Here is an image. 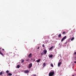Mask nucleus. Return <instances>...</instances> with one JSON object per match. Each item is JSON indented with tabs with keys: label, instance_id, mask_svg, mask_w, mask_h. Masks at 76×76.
Listing matches in <instances>:
<instances>
[{
	"label": "nucleus",
	"instance_id": "1",
	"mask_svg": "<svg viewBox=\"0 0 76 76\" xmlns=\"http://www.w3.org/2000/svg\"><path fill=\"white\" fill-rule=\"evenodd\" d=\"M54 74V72H50L49 74V76H53Z\"/></svg>",
	"mask_w": 76,
	"mask_h": 76
},
{
	"label": "nucleus",
	"instance_id": "2",
	"mask_svg": "<svg viewBox=\"0 0 76 76\" xmlns=\"http://www.w3.org/2000/svg\"><path fill=\"white\" fill-rule=\"evenodd\" d=\"M66 36H65L61 39V42H62L63 41H64L65 39H66Z\"/></svg>",
	"mask_w": 76,
	"mask_h": 76
},
{
	"label": "nucleus",
	"instance_id": "3",
	"mask_svg": "<svg viewBox=\"0 0 76 76\" xmlns=\"http://www.w3.org/2000/svg\"><path fill=\"white\" fill-rule=\"evenodd\" d=\"M43 52L45 55L46 54H47V51L45 49L43 50Z\"/></svg>",
	"mask_w": 76,
	"mask_h": 76
},
{
	"label": "nucleus",
	"instance_id": "4",
	"mask_svg": "<svg viewBox=\"0 0 76 76\" xmlns=\"http://www.w3.org/2000/svg\"><path fill=\"white\" fill-rule=\"evenodd\" d=\"M32 63L30 64L28 66L29 69H30V68H31V67H32Z\"/></svg>",
	"mask_w": 76,
	"mask_h": 76
},
{
	"label": "nucleus",
	"instance_id": "5",
	"mask_svg": "<svg viewBox=\"0 0 76 76\" xmlns=\"http://www.w3.org/2000/svg\"><path fill=\"white\" fill-rule=\"evenodd\" d=\"M32 53H30L29 54V55L28 56V58H31V57H32Z\"/></svg>",
	"mask_w": 76,
	"mask_h": 76
},
{
	"label": "nucleus",
	"instance_id": "6",
	"mask_svg": "<svg viewBox=\"0 0 76 76\" xmlns=\"http://www.w3.org/2000/svg\"><path fill=\"white\" fill-rule=\"evenodd\" d=\"M29 72L28 70H26L24 71V72L25 73H28Z\"/></svg>",
	"mask_w": 76,
	"mask_h": 76
},
{
	"label": "nucleus",
	"instance_id": "7",
	"mask_svg": "<svg viewBox=\"0 0 76 76\" xmlns=\"http://www.w3.org/2000/svg\"><path fill=\"white\" fill-rule=\"evenodd\" d=\"M1 50V48L0 47V54L2 56H4V55L3 54V53L1 52L0 51V50Z\"/></svg>",
	"mask_w": 76,
	"mask_h": 76
},
{
	"label": "nucleus",
	"instance_id": "8",
	"mask_svg": "<svg viewBox=\"0 0 76 76\" xmlns=\"http://www.w3.org/2000/svg\"><path fill=\"white\" fill-rule=\"evenodd\" d=\"M55 47L54 46H52L49 49V50H51V49H53V48H54Z\"/></svg>",
	"mask_w": 76,
	"mask_h": 76
},
{
	"label": "nucleus",
	"instance_id": "9",
	"mask_svg": "<svg viewBox=\"0 0 76 76\" xmlns=\"http://www.w3.org/2000/svg\"><path fill=\"white\" fill-rule=\"evenodd\" d=\"M41 61V59H39L37 60V63H39V61Z\"/></svg>",
	"mask_w": 76,
	"mask_h": 76
},
{
	"label": "nucleus",
	"instance_id": "10",
	"mask_svg": "<svg viewBox=\"0 0 76 76\" xmlns=\"http://www.w3.org/2000/svg\"><path fill=\"white\" fill-rule=\"evenodd\" d=\"M61 64V62H59V63L58 64V67H60V65Z\"/></svg>",
	"mask_w": 76,
	"mask_h": 76
},
{
	"label": "nucleus",
	"instance_id": "11",
	"mask_svg": "<svg viewBox=\"0 0 76 76\" xmlns=\"http://www.w3.org/2000/svg\"><path fill=\"white\" fill-rule=\"evenodd\" d=\"M49 57L50 58H52V57H53V55H50L49 56Z\"/></svg>",
	"mask_w": 76,
	"mask_h": 76
},
{
	"label": "nucleus",
	"instance_id": "12",
	"mask_svg": "<svg viewBox=\"0 0 76 76\" xmlns=\"http://www.w3.org/2000/svg\"><path fill=\"white\" fill-rule=\"evenodd\" d=\"M45 66V63H44L43 64V67H44Z\"/></svg>",
	"mask_w": 76,
	"mask_h": 76
},
{
	"label": "nucleus",
	"instance_id": "13",
	"mask_svg": "<svg viewBox=\"0 0 76 76\" xmlns=\"http://www.w3.org/2000/svg\"><path fill=\"white\" fill-rule=\"evenodd\" d=\"M8 75H9V76H12V74L11 73H8Z\"/></svg>",
	"mask_w": 76,
	"mask_h": 76
},
{
	"label": "nucleus",
	"instance_id": "14",
	"mask_svg": "<svg viewBox=\"0 0 76 76\" xmlns=\"http://www.w3.org/2000/svg\"><path fill=\"white\" fill-rule=\"evenodd\" d=\"M24 60L21 59V63H23L24 62Z\"/></svg>",
	"mask_w": 76,
	"mask_h": 76
},
{
	"label": "nucleus",
	"instance_id": "15",
	"mask_svg": "<svg viewBox=\"0 0 76 76\" xmlns=\"http://www.w3.org/2000/svg\"><path fill=\"white\" fill-rule=\"evenodd\" d=\"M61 37V34H59L58 35V37L60 38V37Z\"/></svg>",
	"mask_w": 76,
	"mask_h": 76
},
{
	"label": "nucleus",
	"instance_id": "16",
	"mask_svg": "<svg viewBox=\"0 0 76 76\" xmlns=\"http://www.w3.org/2000/svg\"><path fill=\"white\" fill-rule=\"evenodd\" d=\"M66 34V33L64 31L63 32V33H62V34Z\"/></svg>",
	"mask_w": 76,
	"mask_h": 76
},
{
	"label": "nucleus",
	"instance_id": "17",
	"mask_svg": "<svg viewBox=\"0 0 76 76\" xmlns=\"http://www.w3.org/2000/svg\"><path fill=\"white\" fill-rule=\"evenodd\" d=\"M17 68H18V69H19V67H20V66H19V65H18L17 66Z\"/></svg>",
	"mask_w": 76,
	"mask_h": 76
},
{
	"label": "nucleus",
	"instance_id": "18",
	"mask_svg": "<svg viewBox=\"0 0 76 76\" xmlns=\"http://www.w3.org/2000/svg\"><path fill=\"white\" fill-rule=\"evenodd\" d=\"M3 74V72H1L0 73V75H1Z\"/></svg>",
	"mask_w": 76,
	"mask_h": 76
},
{
	"label": "nucleus",
	"instance_id": "19",
	"mask_svg": "<svg viewBox=\"0 0 76 76\" xmlns=\"http://www.w3.org/2000/svg\"><path fill=\"white\" fill-rule=\"evenodd\" d=\"M74 39V37H72L71 39V41H73Z\"/></svg>",
	"mask_w": 76,
	"mask_h": 76
},
{
	"label": "nucleus",
	"instance_id": "20",
	"mask_svg": "<svg viewBox=\"0 0 76 76\" xmlns=\"http://www.w3.org/2000/svg\"><path fill=\"white\" fill-rule=\"evenodd\" d=\"M51 67H54V66H53V64H50Z\"/></svg>",
	"mask_w": 76,
	"mask_h": 76
},
{
	"label": "nucleus",
	"instance_id": "21",
	"mask_svg": "<svg viewBox=\"0 0 76 76\" xmlns=\"http://www.w3.org/2000/svg\"><path fill=\"white\" fill-rule=\"evenodd\" d=\"M9 70H7V71H6V73H9Z\"/></svg>",
	"mask_w": 76,
	"mask_h": 76
},
{
	"label": "nucleus",
	"instance_id": "22",
	"mask_svg": "<svg viewBox=\"0 0 76 76\" xmlns=\"http://www.w3.org/2000/svg\"><path fill=\"white\" fill-rule=\"evenodd\" d=\"M42 47H45V45H44V44H43L42 45Z\"/></svg>",
	"mask_w": 76,
	"mask_h": 76
},
{
	"label": "nucleus",
	"instance_id": "23",
	"mask_svg": "<svg viewBox=\"0 0 76 76\" xmlns=\"http://www.w3.org/2000/svg\"><path fill=\"white\" fill-rule=\"evenodd\" d=\"M32 76H36V75L35 74H33V75H32Z\"/></svg>",
	"mask_w": 76,
	"mask_h": 76
},
{
	"label": "nucleus",
	"instance_id": "24",
	"mask_svg": "<svg viewBox=\"0 0 76 76\" xmlns=\"http://www.w3.org/2000/svg\"><path fill=\"white\" fill-rule=\"evenodd\" d=\"M44 54H43V53H41V56H42Z\"/></svg>",
	"mask_w": 76,
	"mask_h": 76
},
{
	"label": "nucleus",
	"instance_id": "25",
	"mask_svg": "<svg viewBox=\"0 0 76 76\" xmlns=\"http://www.w3.org/2000/svg\"><path fill=\"white\" fill-rule=\"evenodd\" d=\"M47 37L48 38V39H49V36H47Z\"/></svg>",
	"mask_w": 76,
	"mask_h": 76
},
{
	"label": "nucleus",
	"instance_id": "26",
	"mask_svg": "<svg viewBox=\"0 0 76 76\" xmlns=\"http://www.w3.org/2000/svg\"><path fill=\"white\" fill-rule=\"evenodd\" d=\"M40 47H39L37 48V50H38L39 49Z\"/></svg>",
	"mask_w": 76,
	"mask_h": 76
},
{
	"label": "nucleus",
	"instance_id": "27",
	"mask_svg": "<svg viewBox=\"0 0 76 76\" xmlns=\"http://www.w3.org/2000/svg\"><path fill=\"white\" fill-rule=\"evenodd\" d=\"M29 61V60H26V61Z\"/></svg>",
	"mask_w": 76,
	"mask_h": 76
},
{
	"label": "nucleus",
	"instance_id": "28",
	"mask_svg": "<svg viewBox=\"0 0 76 76\" xmlns=\"http://www.w3.org/2000/svg\"><path fill=\"white\" fill-rule=\"evenodd\" d=\"M74 63H76V61H75L74 62Z\"/></svg>",
	"mask_w": 76,
	"mask_h": 76
},
{
	"label": "nucleus",
	"instance_id": "29",
	"mask_svg": "<svg viewBox=\"0 0 76 76\" xmlns=\"http://www.w3.org/2000/svg\"><path fill=\"white\" fill-rule=\"evenodd\" d=\"M2 50H3V51H4V49H2Z\"/></svg>",
	"mask_w": 76,
	"mask_h": 76
},
{
	"label": "nucleus",
	"instance_id": "30",
	"mask_svg": "<svg viewBox=\"0 0 76 76\" xmlns=\"http://www.w3.org/2000/svg\"><path fill=\"white\" fill-rule=\"evenodd\" d=\"M67 42H65V44H67Z\"/></svg>",
	"mask_w": 76,
	"mask_h": 76
},
{
	"label": "nucleus",
	"instance_id": "31",
	"mask_svg": "<svg viewBox=\"0 0 76 76\" xmlns=\"http://www.w3.org/2000/svg\"><path fill=\"white\" fill-rule=\"evenodd\" d=\"M34 61H35V60H34Z\"/></svg>",
	"mask_w": 76,
	"mask_h": 76
}]
</instances>
